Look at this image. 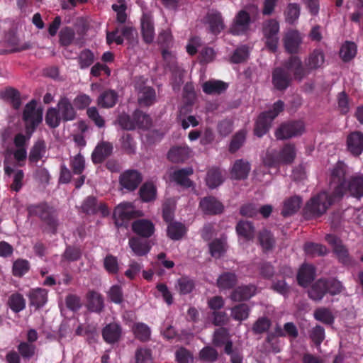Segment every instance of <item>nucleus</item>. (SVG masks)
<instances>
[{
	"label": "nucleus",
	"instance_id": "nucleus-52",
	"mask_svg": "<svg viewBox=\"0 0 363 363\" xmlns=\"http://www.w3.org/2000/svg\"><path fill=\"white\" fill-rule=\"evenodd\" d=\"M77 60L79 68L84 69L90 67L94 63L95 56L91 50L84 49L79 52Z\"/></svg>",
	"mask_w": 363,
	"mask_h": 363
},
{
	"label": "nucleus",
	"instance_id": "nucleus-46",
	"mask_svg": "<svg viewBox=\"0 0 363 363\" xmlns=\"http://www.w3.org/2000/svg\"><path fill=\"white\" fill-rule=\"evenodd\" d=\"M134 121V130L138 129H147L152 124V121L149 115L143 112L140 109H136L133 113Z\"/></svg>",
	"mask_w": 363,
	"mask_h": 363
},
{
	"label": "nucleus",
	"instance_id": "nucleus-45",
	"mask_svg": "<svg viewBox=\"0 0 363 363\" xmlns=\"http://www.w3.org/2000/svg\"><path fill=\"white\" fill-rule=\"evenodd\" d=\"M46 151L45 143L43 140H38L34 143L31 147L28 160L30 163H36L42 159Z\"/></svg>",
	"mask_w": 363,
	"mask_h": 363
},
{
	"label": "nucleus",
	"instance_id": "nucleus-15",
	"mask_svg": "<svg viewBox=\"0 0 363 363\" xmlns=\"http://www.w3.org/2000/svg\"><path fill=\"white\" fill-rule=\"evenodd\" d=\"M157 43L162 50V56L164 61L171 62L174 56L169 51L173 45V36L169 30H162L157 37Z\"/></svg>",
	"mask_w": 363,
	"mask_h": 363
},
{
	"label": "nucleus",
	"instance_id": "nucleus-64",
	"mask_svg": "<svg viewBox=\"0 0 363 363\" xmlns=\"http://www.w3.org/2000/svg\"><path fill=\"white\" fill-rule=\"evenodd\" d=\"M199 357L204 362L213 363L218 359V353L213 347L206 346L200 351Z\"/></svg>",
	"mask_w": 363,
	"mask_h": 363
},
{
	"label": "nucleus",
	"instance_id": "nucleus-13",
	"mask_svg": "<svg viewBox=\"0 0 363 363\" xmlns=\"http://www.w3.org/2000/svg\"><path fill=\"white\" fill-rule=\"evenodd\" d=\"M140 33L145 43H153L155 32L153 16L151 13H143L140 18Z\"/></svg>",
	"mask_w": 363,
	"mask_h": 363
},
{
	"label": "nucleus",
	"instance_id": "nucleus-62",
	"mask_svg": "<svg viewBox=\"0 0 363 363\" xmlns=\"http://www.w3.org/2000/svg\"><path fill=\"white\" fill-rule=\"evenodd\" d=\"M70 167L74 174L81 175L85 169V160L81 153L71 158Z\"/></svg>",
	"mask_w": 363,
	"mask_h": 363
},
{
	"label": "nucleus",
	"instance_id": "nucleus-5",
	"mask_svg": "<svg viewBox=\"0 0 363 363\" xmlns=\"http://www.w3.org/2000/svg\"><path fill=\"white\" fill-rule=\"evenodd\" d=\"M143 216V213L135 209L133 205L130 202H123L119 203L115 207L113 212V219L117 228L127 227L128 223L136 218Z\"/></svg>",
	"mask_w": 363,
	"mask_h": 363
},
{
	"label": "nucleus",
	"instance_id": "nucleus-59",
	"mask_svg": "<svg viewBox=\"0 0 363 363\" xmlns=\"http://www.w3.org/2000/svg\"><path fill=\"white\" fill-rule=\"evenodd\" d=\"M97 203V199L95 196H87L82 204V211L87 215H94L98 212Z\"/></svg>",
	"mask_w": 363,
	"mask_h": 363
},
{
	"label": "nucleus",
	"instance_id": "nucleus-39",
	"mask_svg": "<svg viewBox=\"0 0 363 363\" xmlns=\"http://www.w3.org/2000/svg\"><path fill=\"white\" fill-rule=\"evenodd\" d=\"M88 309L91 312L101 313L104 308V298L102 296L94 291H91L87 294Z\"/></svg>",
	"mask_w": 363,
	"mask_h": 363
},
{
	"label": "nucleus",
	"instance_id": "nucleus-7",
	"mask_svg": "<svg viewBox=\"0 0 363 363\" xmlns=\"http://www.w3.org/2000/svg\"><path fill=\"white\" fill-rule=\"evenodd\" d=\"M304 131L305 125L302 121H289L279 125L274 132V136L279 140H284L300 136Z\"/></svg>",
	"mask_w": 363,
	"mask_h": 363
},
{
	"label": "nucleus",
	"instance_id": "nucleus-3",
	"mask_svg": "<svg viewBox=\"0 0 363 363\" xmlns=\"http://www.w3.org/2000/svg\"><path fill=\"white\" fill-rule=\"evenodd\" d=\"M342 291V283L337 279L332 277L320 278L311 284L307 294L313 301L320 302L327 294L335 296L340 294Z\"/></svg>",
	"mask_w": 363,
	"mask_h": 363
},
{
	"label": "nucleus",
	"instance_id": "nucleus-44",
	"mask_svg": "<svg viewBox=\"0 0 363 363\" xmlns=\"http://www.w3.org/2000/svg\"><path fill=\"white\" fill-rule=\"evenodd\" d=\"M135 337L142 342L150 340L151 336L150 328L144 323H136L132 328Z\"/></svg>",
	"mask_w": 363,
	"mask_h": 363
},
{
	"label": "nucleus",
	"instance_id": "nucleus-31",
	"mask_svg": "<svg viewBox=\"0 0 363 363\" xmlns=\"http://www.w3.org/2000/svg\"><path fill=\"white\" fill-rule=\"evenodd\" d=\"M190 152L187 146H174L169 150L167 159L173 163L183 162L189 158Z\"/></svg>",
	"mask_w": 363,
	"mask_h": 363
},
{
	"label": "nucleus",
	"instance_id": "nucleus-43",
	"mask_svg": "<svg viewBox=\"0 0 363 363\" xmlns=\"http://www.w3.org/2000/svg\"><path fill=\"white\" fill-rule=\"evenodd\" d=\"M186 233L185 225L180 222H172L167 226V235L172 240H181Z\"/></svg>",
	"mask_w": 363,
	"mask_h": 363
},
{
	"label": "nucleus",
	"instance_id": "nucleus-8",
	"mask_svg": "<svg viewBox=\"0 0 363 363\" xmlns=\"http://www.w3.org/2000/svg\"><path fill=\"white\" fill-rule=\"evenodd\" d=\"M283 68L291 74L292 79L298 82L306 77L308 74V69L304 66L303 62L297 55H291L282 62Z\"/></svg>",
	"mask_w": 363,
	"mask_h": 363
},
{
	"label": "nucleus",
	"instance_id": "nucleus-26",
	"mask_svg": "<svg viewBox=\"0 0 363 363\" xmlns=\"http://www.w3.org/2000/svg\"><path fill=\"white\" fill-rule=\"evenodd\" d=\"M206 18L210 32L213 34L217 35L224 29L225 25L220 12L211 11L207 13Z\"/></svg>",
	"mask_w": 363,
	"mask_h": 363
},
{
	"label": "nucleus",
	"instance_id": "nucleus-27",
	"mask_svg": "<svg viewBox=\"0 0 363 363\" xmlns=\"http://www.w3.org/2000/svg\"><path fill=\"white\" fill-rule=\"evenodd\" d=\"M324 62L325 55L323 51L319 48L314 49L305 60L309 74L311 71L322 67Z\"/></svg>",
	"mask_w": 363,
	"mask_h": 363
},
{
	"label": "nucleus",
	"instance_id": "nucleus-28",
	"mask_svg": "<svg viewBox=\"0 0 363 363\" xmlns=\"http://www.w3.org/2000/svg\"><path fill=\"white\" fill-rule=\"evenodd\" d=\"M228 88V84L216 79H210L202 85L203 91L208 95H220Z\"/></svg>",
	"mask_w": 363,
	"mask_h": 363
},
{
	"label": "nucleus",
	"instance_id": "nucleus-36",
	"mask_svg": "<svg viewBox=\"0 0 363 363\" xmlns=\"http://www.w3.org/2000/svg\"><path fill=\"white\" fill-rule=\"evenodd\" d=\"M138 104L140 106H150L156 101V92L151 86H143L138 92Z\"/></svg>",
	"mask_w": 363,
	"mask_h": 363
},
{
	"label": "nucleus",
	"instance_id": "nucleus-38",
	"mask_svg": "<svg viewBox=\"0 0 363 363\" xmlns=\"http://www.w3.org/2000/svg\"><path fill=\"white\" fill-rule=\"evenodd\" d=\"M281 164H290L293 163L296 156L295 145L286 143L277 154Z\"/></svg>",
	"mask_w": 363,
	"mask_h": 363
},
{
	"label": "nucleus",
	"instance_id": "nucleus-12",
	"mask_svg": "<svg viewBox=\"0 0 363 363\" xmlns=\"http://www.w3.org/2000/svg\"><path fill=\"white\" fill-rule=\"evenodd\" d=\"M143 181L142 174L137 169H127L119 177L120 185L129 191H135Z\"/></svg>",
	"mask_w": 363,
	"mask_h": 363
},
{
	"label": "nucleus",
	"instance_id": "nucleus-57",
	"mask_svg": "<svg viewBox=\"0 0 363 363\" xmlns=\"http://www.w3.org/2000/svg\"><path fill=\"white\" fill-rule=\"evenodd\" d=\"M306 254L312 257L323 256L327 254V248L321 244L306 242L303 247Z\"/></svg>",
	"mask_w": 363,
	"mask_h": 363
},
{
	"label": "nucleus",
	"instance_id": "nucleus-16",
	"mask_svg": "<svg viewBox=\"0 0 363 363\" xmlns=\"http://www.w3.org/2000/svg\"><path fill=\"white\" fill-rule=\"evenodd\" d=\"M286 51L291 55L299 52L300 46L302 43V36L297 30H289L283 39Z\"/></svg>",
	"mask_w": 363,
	"mask_h": 363
},
{
	"label": "nucleus",
	"instance_id": "nucleus-32",
	"mask_svg": "<svg viewBox=\"0 0 363 363\" xmlns=\"http://www.w3.org/2000/svg\"><path fill=\"white\" fill-rule=\"evenodd\" d=\"M256 287L254 285L240 286L235 288L230 294L233 301H242L250 299L255 294Z\"/></svg>",
	"mask_w": 363,
	"mask_h": 363
},
{
	"label": "nucleus",
	"instance_id": "nucleus-54",
	"mask_svg": "<svg viewBox=\"0 0 363 363\" xmlns=\"http://www.w3.org/2000/svg\"><path fill=\"white\" fill-rule=\"evenodd\" d=\"M250 307L246 303H240L231 309V315L235 320L241 321L246 320L250 314Z\"/></svg>",
	"mask_w": 363,
	"mask_h": 363
},
{
	"label": "nucleus",
	"instance_id": "nucleus-4",
	"mask_svg": "<svg viewBox=\"0 0 363 363\" xmlns=\"http://www.w3.org/2000/svg\"><path fill=\"white\" fill-rule=\"evenodd\" d=\"M29 216L38 217L47 226V229L52 234L57 233L59 225L57 214L55 209L46 202L30 204L27 207Z\"/></svg>",
	"mask_w": 363,
	"mask_h": 363
},
{
	"label": "nucleus",
	"instance_id": "nucleus-34",
	"mask_svg": "<svg viewBox=\"0 0 363 363\" xmlns=\"http://www.w3.org/2000/svg\"><path fill=\"white\" fill-rule=\"evenodd\" d=\"M30 305L36 310L42 308L48 301V291L45 289L37 288L29 294Z\"/></svg>",
	"mask_w": 363,
	"mask_h": 363
},
{
	"label": "nucleus",
	"instance_id": "nucleus-47",
	"mask_svg": "<svg viewBox=\"0 0 363 363\" xmlns=\"http://www.w3.org/2000/svg\"><path fill=\"white\" fill-rule=\"evenodd\" d=\"M314 318L325 325H331L334 323L335 316L332 311L327 307H319L314 311Z\"/></svg>",
	"mask_w": 363,
	"mask_h": 363
},
{
	"label": "nucleus",
	"instance_id": "nucleus-63",
	"mask_svg": "<svg viewBox=\"0 0 363 363\" xmlns=\"http://www.w3.org/2000/svg\"><path fill=\"white\" fill-rule=\"evenodd\" d=\"M246 138L245 131L240 130L236 133L230 143L229 151L231 153L237 152L243 145Z\"/></svg>",
	"mask_w": 363,
	"mask_h": 363
},
{
	"label": "nucleus",
	"instance_id": "nucleus-2",
	"mask_svg": "<svg viewBox=\"0 0 363 363\" xmlns=\"http://www.w3.org/2000/svg\"><path fill=\"white\" fill-rule=\"evenodd\" d=\"M337 200L333 192L328 194L321 191L317 194L306 203L303 208L304 218L311 220L321 217Z\"/></svg>",
	"mask_w": 363,
	"mask_h": 363
},
{
	"label": "nucleus",
	"instance_id": "nucleus-40",
	"mask_svg": "<svg viewBox=\"0 0 363 363\" xmlns=\"http://www.w3.org/2000/svg\"><path fill=\"white\" fill-rule=\"evenodd\" d=\"M224 181L221 170L218 167H211L207 172L206 182L211 189L220 186Z\"/></svg>",
	"mask_w": 363,
	"mask_h": 363
},
{
	"label": "nucleus",
	"instance_id": "nucleus-19",
	"mask_svg": "<svg viewBox=\"0 0 363 363\" xmlns=\"http://www.w3.org/2000/svg\"><path fill=\"white\" fill-rule=\"evenodd\" d=\"M59 42L64 47H67L72 44L82 47L84 44V38L83 34L81 35L80 33H79L77 38H75L74 29L71 27L65 26L59 33Z\"/></svg>",
	"mask_w": 363,
	"mask_h": 363
},
{
	"label": "nucleus",
	"instance_id": "nucleus-21",
	"mask_svg": "<svg viewBox=\"0 0 363 363\" xmlns=\"http://www.w3.org/2000/svg\"><path fill=\"white\" fill-rule=\"evenodd\" d=\"M128 245L134 255L138 257L147 255L152 246L149 239L136 236L129 238Z\"/></svg>",
	"mask_w": 363,
	"mask_h": 363
},
{
	"label": "nucleus",
	"instance_id": "nucleus-56",
	"mask_svg": "<svg viewBox=\"0 0 363 363\" xmlns=\"http://www.w3.org/2000/svg\"><path fill=\"white\" fill-rule=\"evenodd\" d=\"M30 270V263L23 259H16L12 267V274L14 277H22Z\"/></svg>",
	"mask_w": 363,
	"mask_h": 363
},
{
	"label": "nucleus",
	"instance_id": "nucleus-30",
	"mask_svg": "<svg viewBox=\"0 0 363 363\" xmlns=\"http://www.w3.org/2000/svg\"><path fill=\"white\" fill-rule=\"evenodd\" d=\"M250 169V164L247 161L242 159L237 160L231 169V177L237 180L245 179L247 177Z\"/></svg>",
	"mask_w": 363,
	"mask_h": 363
},
{
	"label": "nucleus",
	"instance_id": "nucleus-41",
	"mask_svg": "<svg viewBox=\"0 0 363 363\" xmlns=\"http://www.w3.org/2000/svg\"><path fill=\"white\" fill-rule=\"evenodd\" d=\"M238 276L231 272H223L217 279V286L221 289H230L236 286Z\"/></svg>",
	"mask_w": 363,
	"mask_h": 363
},
{
	"label": "nucleus",
	"instance_id": "nucleus-17",
	"mask_svg": "<svg viewBox=\"0 0 363 363\" xmlns=\"http://www.w3.org/2000/svg\"><path fill=\"white\" fill-rule=\"evenodd\" d=\"M315 275L316 270L314 266L311 264L303 263L301 265L297 272V283L300 286L306 288L313 283Z\"/></svg>",
	"mask_w": 363,
	"mask_h": 363
},
{
	"label": "nucleus",
	"instance_id": "nucleus-25",
	"mask_svg": "<svg viewBox=\"0 0 363 363\" xmlns=\"http://www.w3.org/2000/svg\"><path fill=\"white\" fill-rule=\"evenodd\" d=\"M113 145L109 142L99 143L91 154V160L94 164L102 163L113 152Z\"/></svg>",
	"mask_w": 363,
	"mask_h": 363
},
{
	"label": "nucleus",
	"instance_id": "nucleus-11",
	"mask_svg": "<svg viewBox=\"0 0 363 363\" xmlns=\"http://www.w3.org/2000/svg\"><path fill=\"white\" fill-rule=\"evenodd\" d=\"M293 79L290 73L283 67H277L272 73V83L274 88L279 91H285L292 83Z\"/></svg>",
	"mask_w": 363,
	"mask_h": 363
},
{
	"label": "nucleus",
	"instance_id": "nucleus-22",
	"mask_svg": "<svg viewBox=\"0 0 363 363\" xmlns=\"http://www.w3.org/2000/svg\"><path fill=\"white\" fill-rule=\"evenodd\" d=\"M348 151L354 156H359L363 152V133L360 131H353L347 137Z\"/></svg>",
	"mask_w": 363,
	"mask_h": 363
},
{
	"label": "nucleus",
	"instance_id": "nucleus-35",
	"mask_svg": "<svg viewBox=\"0 0 363 363\" xmlns=\"http://www.w3.org/2000/svg\"><path fill=\"white\" fill-rule=\"evenodd\" d=\"M235 229L238 235L247 241L252 240L255 238V228L250 221L244 220L238 221Z\"/></svg>",
	"mask_w": 363,
	"mask_h": 363
},
{
	"label": "nucleus",
	"instance_id": "nucleus-49",
	"mask_svg": "<svg viewBox=\"0 0 363 363\" xmlns=\"http://www.w3.org/2000/svg\"><path fill=\"white\" fill-rule=\"evenodd\" d=\"M140 197L144 202H150L156 199L157 189L152 182L144 183L139 190Z\"/></svg>",
	"mask_w": 363,
	"mask_h": 363
},
{
	"label": "nucleus",
	"instance_id": "nucleus-18",
	"mask_svg": "<svg viewBox=\"0 0 363 363\" xmlns=\"http://www.w3.org/2000/svg\"><path fill=\"white\" fill-rule=\"evenodd\" d=\"M57 109L64 122L74 121L77 116L75 108L71 100L67 96H62L57 104Z\"/></svg>",
	"mask_w": 363,
	"mask_h": 363
},
{
	"label": "nucleus",
	"instance_id": "nucleus-51",
	"mask_svg": "<svg viewBox=\"0 0 363 363\" xmlns=\"http://www.w3.org/2000/svg\"><path fill=\"white\" fill-rule=\"evenodd\" d=\"M8 304L12 311L19 313L26 308V300L22 294L14 293L9 296Z\"/></svg>",
	"mask_w": 363,
	"mask_h": 363
},
{
	"label": "nucleus",
	"instance_id": "nucleus-1",
	"mask_svg": "<svg viewBox=\"0 0 363 363\" xmlns=\"http://www.w3.org/2000/svg\"><path fill=\"white\" fill-rule=\"evenodd\" d=\"M346 172L343 164L338 162L330 174V186L333 188L334 196L340 200L346 192L350 196L361 199L363 196V175L352 176L347 182Z\"/></svg>",
	"mask_w": 363,
	"mask_h": 363
},
{
	"label": "nucleus",
	"instance_id": "nucleus-42",
	"mask_svg": "<svg viewBox=\"0 0 363 363\" xmlns=\"http://www.w3.org/2000/svg\"><path fill=\"white\" fill-rule=\"evenodd\" d=\"M1 96L5 100L9 101L13 109L18 110L21 107V94L18 89L9 86L1 93Z\"/></svg>",
	"mask_w": 363,
	"mask_h": 363
},
{
	"label": "nucleus",
	"instance_id": "nucleus-10",
	"mask_svg": "<svg viewBox=\"0 0 363 363\" xmlns=\"http://www.w3.org/2000/svg\"><path fill=\"white\" fill-rule=\"evenodd\" d=\"M251 22L250 13L244 9L240 10L233 21L230 33L234 35H244L250 29Z\"/></svg>",
	"mask_w": 363,
	"mask_h": 363
},
{
	"label": "nucleus",
	"instance_id": "nucleus-29",
	"mask_svg": "<svg viewBox=\"0 0 363 363\" xmlns=\"http://www.w3.org/2000/svg\"><path fill=\"white\" fill-rule=\"evenodd\" d=\"M272 121L273 120L267 116V113H260L255 123V135L261 138L267 134L272 126Z\"/></svg>",
	"mask_w": 363,
	"mask_h": 363
},
{
	"label": "nucleus",
	"instance_id": "nucleus-20",
	"mask_svg": "<svg viewBox=\"0 0 363 363\" xmlns=\"http://www.w3.org/2000/svg\"><path fill=\"white\" fill-rule=\"evenodd\" d=\"M199 207L206 215H218L224 211L223 204L213 196L201 199L199 202Z\"/></svg>",
	"mask_w": 363,
	"mask_h": 363
},
{
	"label": "nucleus",
	"instance_id": "nucleus-48",
	"mask_svg": "<svg viewBox=\"0 0 363 363\" xmlns=\"http://www.w3.org/2000/svg\"><path fill=\"white\" fill-rule=\"evenodd\" d=\"M258 240L264 252L272 250L276 243V240L273 234L269 230L266 229L259 231L258 235Z\"/></svg>",
	"mask_w": 363,
	"mask_h": 363
},
{
	"label": "nucleus",
	"instance_id": "nucleus-53",
	"mask_svg": "<svg viewBox=\"0 0 363 363\" xmlns=\"http://www.w3.org/2000/svg\"><path fill=\"white\" fill-rule=\"evenodd\" d=\"M285 21L290 25L294 24L300 16V6L296 3H290L284 11Z\"/></svg>",
	"mask_w": 363,
	"mask_h": 363
},
{
	"label": "nucleus",
	"instance_id": "nucleus-23",
	"mask_svg": "<svg viewBox=\"0 0 363 363\" xmlns=\"http://www.w3.org/2000/svg\"><path fill=\"white\" fill-rule=\"evenodd\" d=\"M104 340L108 344H115L118 342L122 335V328L117 323H110L107 324L101 331Z\"/></svg>",
	"mask_w": 363,
	"mask_h": 363
},
{
	"label": "nucleus",
	"instance_id": "nucleus-14",
	"mask_svg": "<svg viewBox=\"0 0 363 363\" xmlns=\"http://www.w3.org/2000/svg\"><path fill=\"white\" fill-rule=\"evenodd\" d=\"M131 229L136 237L149 239L155 232V227L154 223L149 219L138 218L131 224Z\"/></svg>",
	"mask_w": 363,
	"mask_h": 363
},
{
	"label": "nucleus",
	"instance_id": "nucleus-24",
	"mask_svg": "<svg viewBox=\"0 0 363 363\" xmlns=\"http://www.w3.org/2000/svg\"><path fill=\"white\" fill-rule=\"evenodd\" d=\"M194 170L192 167L182 168L173 172L171 174V179L179 186L188 189L194 186V182L189 177L192 175Z\"/></svg>",
	"mask_w": 363,
	"mask_h": 363
},
{
	"label": "nucleus",
	"instance_id": "nucleus-6",
	"mask_svg": "<svg viewBox=\"0 0 363 363\" xmlns=\"http://www.w3.org/2000/svg\"><path fill=\"white\" fill-rule=\"evenodd\" d=\"M37 102L32 99L26 106L23 111L22 118L25 123V129L28 133H34L38 126L43 121V109L36 108Z\"/></svg>",
	"mask_w": 363,
	"mask_h": 363
},
{
	"label": "nucleus",
	"instance_id": "nucleus-61",
	"mask_svg": "<svg viewBox=\"0 0 363 363\" xmlns=\"http://www.w3.org/2000/svg\"><path fill=\"white\" fill-rule=\"evenodd\" d=\"M194 280L188 277H182L177 280V287L181 294H190L194 289Z\"/></svg>",
	"mask_w": 363,
	"mask_h": 363
},
{
	"label": "nucleus",
	"instance_id": "nucleus-37",
	"mask_svg": "<svg viewBox=\"0 0 363 363\" xmlns=\"http://www.w3.org/2000/svg\"><path fill=\"white\" fill-rule=\"evenodd\" d=\"M302 203L301 197L298 196H291L284 202V206L281 214L284 217H288L296 213L300 208Z\"/></svg>",
	"mask_w": 363,
	"mask_h": 363
},
{
	"label": "nucleus",
	"instance_id": "nucleus-50",
	"mask_svg": "<svg viewBox=\"0 0 363 363\" xmlns=\"http://www.w3.org/2000/svg\"><path fill=\"white\" fill-rule=\"evenodd\" d=\"M357 45L354 42L346 41L342 44L340 56L344 62H349L353 59L357 54Z\"/></svg>",
	"mask_w": 363,
	"mask_h": 363
},
{
	"label": "nucleus",
	"instance_id": "nucleus-33",
	"mask_svg": "<svg viewBox=\"0 0 363 363\" xmlns=\"http://www.w3.org/2000/svg\"><path fill=\"white\" fill-rule=\"evenodd\" d=\"M118 99V93L113 89H107L101 93L97 99L99 106L104 108L113 107Z\"/></svg>",
	"mask_w": 363,
	"mask_h": 363
},
{
	"label": "nucleus",
	"instance_id": "nucleus-55",
	"mask_svg": "<svg viewBox=\"0 0 363 363\" xmlns=\"http://www.w3.org/2000/svg\"><path fill=\"white\" fill-rule=\"evenodd\" d=\"M45 121L50 128H57L62 120L57 108H49L45 114Z\"/></svg>",
	"mask_w": 363,
	"mask_h": 363
},
{
	"label": "nucleus",
	"instance_id": "nucleus-60",
	"mask_svg": "<svg viewBox=\"0 0 363 363\" xmlns=\"http://www.w3.org/2000/svg\"><path fill=\"white\" fill-rule=\"evenodd\" d=\"M272 321L267 317H259L252 325V332L260 335L267 332L271 327Z\"/></svg>",
	"mask_w": 363,
	"mask_h": 363
},
{
	"label": "nucleus",
	"instance_id": "nucleus-58",
	"mask_svg": "<svg viewBox=\"0 0 363 363\" xmlns=\"http://www.w3.org/2000/svg\"><path fill=\"white\" fill-rule=\"evenodd\" d=\"M81 257L82 251L79 247L68 245L62 255V260L72 262L79 260Z\"/></svg>",
	"mask_w": 363,
	"mask_h": 363
},
{
	"label": "nucleus",
	"instance_id": "nucleus-9",
	"mask_svg": "<svg viewBox=\"0 0 363 363\" xmlns=\"http://www.w3.org/2000/svg\"><path fill=\"white\" fill-rule=\"evenodd\" d=\"M325 238L333 247V251L340 263L344 265L352 264V257L350 255L346 246L342 244V240L338 237L333 234H327Z\"/></svg>",
	"mask_w": 363,
	"mask_h": 363
}]
</instances>
